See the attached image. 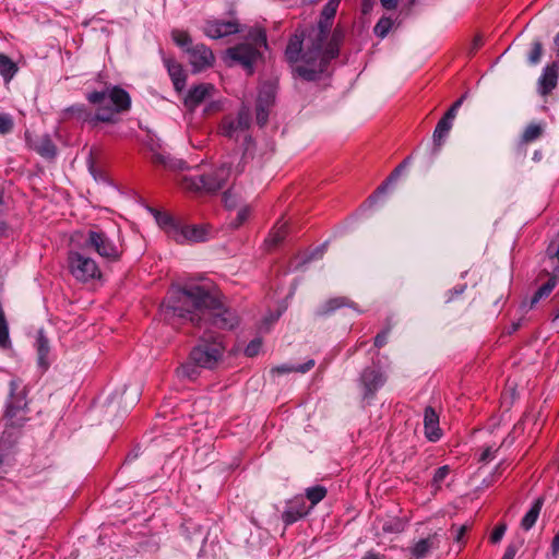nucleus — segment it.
Listing matches in <instances>:
<instances>
[{
  "mask_svg": "<svg viewBox=\"0 0 559 559\" xmlns=\"http://www.w3.org/2000/svg\"><path fill=\"white\" fill-rule=\"evenodd\" d=\"M542 504L543 502L540 499L536 500L532 508L523 516L521 521V526L523 530L528 531L535 525L542 510Z\"/></svg>",
  "mask_w": 559,
  "mask_h": 559,
  "instance_id": "7c9ffc66",
  "label": "nucleus"
},
{
  "mask_svg": "<svg viewBox=\"0 0 559 559\" xmlns=\"http://www.w3.org/2000/svg\"><path fill=\"white\" fill-rule=\"evenodd\" d=\"M463 98L464 97H461L459 98L456 102L453 103L452 107L457 111L459 108L461 107L462 103H463Z\"/></svg>",
  "mask_w": 559,
  "mask_h": 559,
  "instance_id": "13d9d810",
  "label": "nucleus"
},
{
  "mask_svg": "<svg viewBox=\"0 0 559 559\" xmlns=\"http://www.w3.org/2000/svg\"><path fill=\"white\" fill-rule=\"evenodd\" d=\"M302 44H304V34H295L288 41V45L285 50V56L289 62H298L294 71L298 74L296 71V68L301 63L302 55Z\"/></svg>",
  "mask_w": 559,
  "mask_h": 559,
  "instance_id": "4be33fe9",
  "label": "nucleus"
},
{
  "mask_svg": "<svg viewBox=\"0 0 559 559\" xmlns=\"http://www.w3.org/2000/svg\"><path fill=\"white\" fill-rule=\"evenodd\" d=\"M84 247L94 250L99 257L108 261L119 260L122 252L120 246L99 226H93L87 229Z\"/></svg>",
  "mask_w": 559,
  "mask_h": 559,
  "instance_id": "0eeeda50",
  "label": "nucleus"
},
{
  "mask_svg": "<svg viewBox=\"0 0 559 559\" xmlns=\"http://www.w3.org/2000/svg\"><path fill=\"white\" fill-rule=\"evenodd\" d=\"M238 32V23L235 21H210L204 26L205 35L213 39L222 38Z\"/></svg>",
  "mask_w": 559,
  "mask_h": 559,
  "instance_id": "2eb2a0df",
  "label": "nucleus"
},
{
  "mask_svg": "<svg viewBox=\"0 0 559 559\" xmlns=\"http://www.w3.org/2000/svg\"><path fill=\"white\" fill-rule=\"evenodd\" d=\"M36 348H37V354H38V365L43 369H47V367L49 365V362L47 360V356L49 354L50 348H49V342L41 330L37 334Z\"/></svg>",
  "mask_w": 559,
  "mask_h": 559,
  "instance_id": "a878e982",
  "label": "nucleus"
},
{
  "mask_svg": "<svg viewBox=\"0 0 559 559\" xmlns=\"http://www.w3.org/2000/svg\"><path fill=\"white\" fill-rule=\"evenodd\" d=\"M362 559H385L384 556L369 552Z\"/></svg>",
  "mask_w": 559,
  "mask_h": 559,
  "instance_id": "4d7b16f0",
  "label": "nucleus"
},
{
  "mask_svg": "<svg viewBox=\"0 0 559 559\" xmlns=\"http://www.w3.org/2000/svg\"><path fill=\"white\" fill-rule=\"evenodd\" d=\"M492 457H493V452H492L491 448H487L481 453L480 461L486 462V461L491 460Z\"/></svg>",
  "mask_w": 559,
  "mask_h": 559,
  "instance_id": "864d4df0",
  "label": "nucleus"
},
{
  "mask_svg": "<svg viewBox=\"0 0 559 559\" xmlns=\"http://www.w3.org/2000/svg\"><path fill=\"white\" fill-rule=\"evenodd\" d=\"M389 329L382 331L381 333H378L374 337V346L378 348H381L386 344L388 335H389Z\"/></svg>",
  "mask_w": 559,
  "mask_h": 559,
  "instance_id": "de8ad7c7",
  "label": "nucleus"
},
{
  "mask_svg": "<svg viewBox=\"0 0 559 559\" xmlns=\"http://www.w3.org/2000/svg\"><path fill=\"white\" fill-rule=\"evenodd\" d=\"M162 312L168 320L175 317L188 319L193 325L204 329L190 352V358L205 369L215 368L225 352L223 337L211 328L230 330L238 324L237 314L199 285L173 286L162 305Z\"/></svg>",
  "mask_w": 559,
  "mask_h": 559,
  "instance_id": "f257e3e1",
  "label": "nucleus"
},
{
  "mask_svg": "<svg viewBox=\"0 0 559 559\" xmlns=\"http://www.w3.org/2000/svg\"><path fill=\"white\" fill-rule=\"evenodd\" d=\"M506 530H507L506 524L497 525L490 535V542L493 544L499 543L502 539V537L506 533Z\"/></svg>",
  "mask_w": 559,
  "mask_h": 559,
  "instance_id": "49530a36",
  "label": "nucleus"
},
{
  "mask_svg": "<svg viewBox=\"0 0 559 559\" xmlns=\"http://www.w3.org/2000/svg\"><path fill=\"white\" fill-rule=\"evenodd\" d=\"M559 319V309L557 310V313L555 316V320Z\"/></svg>",
  "mask_w": 559,
  "mask_h": 559,
  "instance_id": "69168bd1",
  "label": "nucleus"
},
{
  "mask_svg": "<svg viewBox=\"0 0 559 559\" xmlns=\"http://www.w3.org/2000/svg\"><path fill=\"white\" fill-rule=\"evenodd\" d=\"M201 368V366H199L195 361L191 360V358L189 357V360L187 362H183L181 366L177 368L176 373L177 377L180 379L194 380L199 376Z\"/></svg>",
  "mask_w": 559,
  "mask_h": 559,
  "instance_id": "c85d7f7f",
  "label": "nucleus"
},
{
  "mask_svg": "<svg viewBox=\"0 0 559 559\" xmlns=\"http://www.w3.org/2000/svg\"><path fill=\"white\" fill-rule=\"evenodd\" d=\"M341 0H329L321 11L316 27L307 36L306 51L301 63L296 68L298 76L306 81H316L326 71L330 61L338 56L343 32L335 28L331 33L333 20Z\"/></svg>",
  "mask_w": 559,
  "mask_h": 559,
  "instance_id": "f03ea898",
  "label": "nucleus"
},
{
  "mask_svg": "<svg viewBox=\"0 0 559 559\" xmlns=\"http://www.w3.org/2000/svg\"><path fill=\"white\" fill-rule=\"evenodd\" d=\"M544 133V124L542 123H531L528 124L523 133L521 141L523 143H531L535 140H537L542 134Z\"/></svg>",
  "mask_w": 559,
  "mask_h": 559,
  "instance_id": "f704fd0d",
  "label": "nucleus"
},
{
  "mask_svg": "<svg viewBox=\"0 0 559 559\" xmlns=\"http://www.w3.org/2000/svg\"><path fill=\"white\" fill-rule=\"evenodd\" d=\"M314 366V360L309 359L307 362L302 365H281L272 369V372H276L278 374L288 373V372H300L306 373Z\"/></svg>",
  "mask_w": 559,
  "mask_h": 559,
  "instance_id": "72a5a7b5",
  "label": "nucleus"
},
{
  "mask_svg": "<svg viewBox=\"0 0 559 559\" xmlns=\"http://www.w3.org/2000/svg\"><path fill=\"white\" fill-rule=\"evenodd\" d=\"M231 163L224 162L218 168L206 174L185 176L180 185L183 189L200 193H215L221 190L230 177Z\"/></svg>",
  "mask_w": 559,
  "mask_h": 559,
  "instance_id": "39448f33",
  "label": "nucleus"
},
{
  "mask_svg": "<svg viewBox=\"0 0 559 559\" xmlns=\"http://www.w3.org/2000/svg\"><path fill=\"white\" fill-rule=\"evenodd\" d=\"M250 126V110L242 107L236 117H225L221 123L219 132L222 135L235 140L236 142L243 140L245 143L250 142L251 136L248 133Z\"/></svg>",
  "mask_w": 559,
  "mask_h": 559,
  "instance_id": "1a4fd4ad",
  "label": "nucleus"
},
{
  "mask_svg": "<svg viewBox=\"0 0 559 559\" xmlns=\"http://www.w3.org/2000/svg\"><path fill=\"white\" fill-rule=\"evenodd\" d=\"M519 328H520V323H519V322H518V323H514V324L512 325V332L516 331Z\"/></svg>",
  "mask_w": 559,
  "mask_h": 559,
  "instance_id": "680f3d73",
  "label": "nucleus"
},
{
  "mask_svg": "<svg viewBox=\"0 0 559 559\" xmlns=\"http://www.w3.org/2000/svg\"><path fill=\"white\" fill-rule=\"evenodd\" d=\"M543 56V44L539 40H534L532 44L531 52L528 53V62L537 64Z\"/></svg>",
  "mask_w": 559,
  "mask_h": 559,
  "instance_id": "ea45409f",
  "label": "nucleus"
},
{
  "mask_svg": "<svg viewBox=\"0 0 559 559\" xmlns=\"http://www.w3.org/2000/svg\"><path fill=\"white\" fill-rule=\"evenodd\" d=\"M275 87L273 84H263L257 99V122L264 126L267 122L270 109L275 102Z\"/></svg>",
  "mask_w": 559,
  "mask_h": 559,
  "instance_id": "9b49d317",
  "label": "nucleus"
},
{
  "mask_svg": "<svg viewBox=\"0 0 559 559\" xmlns=\"http://www.w3.org/2000/svg\"><path fill=\"white\" fill-rule=\"evenodd\" d=\"M154 216L156 223L165 230L167 236L175 239V231H178L180 225L167 213L154 211Z\"/></svg>",
  "mask_w": 559,
  "mask_h": 559,
  "instance_id": "b1692460",
  "label": "nucleus"
},
{
  "mask_svg": "<svg viewBox=\"0 0 559 559\" xmlns=\"http://www.w3.org/2000/svg\"><path fill=\"white\" fill-rule=\"evenodd\" d=\"M2 202V195L0 194V203Z\"/></svg>",
  "mask_w": 559,
  "mask_h": 559,
  "instance_id": "774afa93",
  "label": "nucleus"
},
{
  "mask_svg": "<svg viewBox=\"0 0 559 559\" xmlns=\"http://www.w3.org/2000/svg\"><path fill=\"white\" fill-rule=\"evenodd\" d=\"M453 122L445 120L444 118H441L433 131V143L436 146L440 147L448 136Z\"/></svg>",
  "mask_w": 559,
  "mask_h": 559,
  "instance_id": "473e14b6",
  "label": "nucleus"
},
{
  "mask_svg": "<svg viewBox=\"0 0 559 559\" xmlns=\"http://www.w3.org/2000/svg\"><path fill=\"white\" fill-rule=\"evenodd\" d=\"M385 10H394L397 7V0H380Z\"/></svg>",
  "mask_w": 559,
  "mask_h": 559,
  "instance_id": "603ef678",
  "label": "nucleus"
},
{
  "mask_svg": "<svg viewBox=\"0 0 559 559\" xmlns=\"http://www.w3.org/2000/svg\"><path fill=\"white\" fill-rule=\"evenodd\" d=\"M4 230V225L2 223H0V233H2Z\"/></svg>",
  "mask_w": 559,
  "mask_h": 559,
  "instance_id": "0e129e2a",
  "label": "nucleus"
},
{
  "mask_svg": "<svg viewBox=\"0 0 559 559\" xmlns=\"http://www.w3.org/2000/svg\"><path fill=\"white\" fill-rule=\"evenodd\" d=\"M7 416L8 417H13L15 416V411H14V407L9 405L8 408H7Z\"/></svg>",
  "mask_w": 559,
  "mask_h": 559,
  "instance_id": "bf43d9fd",
  "label": "nucleus"
},
{
  "mask_svg": "<svg viewBox=\"0 0 559 559\" xmlns=\"http://www.w3.org/2000/svg\"><path fill=\"white\" fill-rule=\"evenodd\" d=\"M215 91L213 84L201 83L191 88L185 98V105L190 109L194 110L206 98L211 97Z\"/></svg>",
  "mask_w": 559,
  "mask_h": 559,
  "instance_id": "dca6fc26",
  "label": "nucleus"
},
{
  "mask_svg": "<svg viewBox=\"0 0 559 559\" xmlns=\"http://www.w3.org/2000/svg\"><path fill=\"white\" fill-rule=\"evenodd\" d=\"M19 68L16 63L4 53H0V75L4 82H10L16 74Z\"/></svg>",
  "mask_w": 559,
  "mask_h": 559,
  "instance_id": "bb28decb",
  "label": "nucleus"
},
{
  "mask_svg": "<svg viewBox=\"0 0 559 559\" xmlns=\"http://www.w3.org/2000/svg\"><path fill=\"white\" fill-rule=\"evenodd\" d=\"M558 82L557 64L554 62L548 64L538 79V91L543 96L548 95L556 86Z\"/></svg>",
  "mask_w": 559,
  "mask_h": 559,
  "instance_id": "aec40b11",
  "label": "nucleus"
},
{
  "mask_svg": "<svg viewBox=\"0 0 559 559\" xmlns=\"http://www.w3.org/2000/svg\"><path fill=\"white\" fill-rule=\"evenodd\" d=\"M407 163V159L404 160L403 164L399 165L393 171L392 174L388 177V179L382 183L380 185L377 190L374 191V193L372 195L369 197V201L371 203L376 202L377 199L379 198V195H382L384 194L388 189H389V186L392 185L393 182H395L397 180V178L400 177L403 168L405 167Z\"/></svg>",
  "mask_w": 559,
  "mask_h": 559,
  "instance_id": "393cba45",
  "label": "nucleus"
},
{
  "mask_svg": "<svg viewBox=\"0 0 559 559\" xmlns=\"http://www.w3.org/2000/svg\"><path fill=\"white\" fill-rule=\"evenodd\" d=\"M159 145L152 144L150 150L152 152L151 159L154 164L164 166L173 170H182L186 168V163L181 159L173 158L168 153L159 151Z\"/></svg>",
  "mask_w": 559,
  "mask_h": 559,
  "instance_id": "6ab92c4d",
  "label": "nucleus"
},
{
  "mask_svg": "<svg viewBox=\"0 0 559 559\" xmlns=\"http://www.w3.org/2000/svg\"><path fill=\"white\" fill-rule=\"evenodd\" d=\"M68 267L71 275L80 282H88L102 276L96 261L83 252L70 250L68 253Z\"/></svg>",
  "mask_w": 559,
  "mask_h": 559,
  "instance_id": "6e6552de",
  "label": "nucleus"
},
{
  "mask_svg": "<svg viewBox=\"0 0 559 559\" xmlns=\"http://www.w3.org/2000/svg\"><path fill=\"white\" fill-rule=\"evenodd\" d=\"M86 99L96 107L95 114H99L102 108L109 111L110 119L99 122H116V116L129 110L131 106L129 93L119 86H106L102 91L90 92Z\"/></svg>",
  "mask_w": 559,
  "mask_h": 559,
  "instance_id": "7ed1b4c3",
  "label": "nucleus"
},
{
  "mask_svg": "<svg viewBox=\"0 0 559 559\" xmlns=\"http://www.w3.org/2000/svg\"><path fill=\"white\" fill-rule=\"evenodd\" d=\"M173 40L179 46V47H186L191 44V38L189 34L185 31L180 29H174L171 32Z\"/></svg>",
  "mask_w": 559,
  "mask_h": 559,
  "instance_id": "a19ab883",
  "label": "nucleus"
},
{
  "mask_svg": "<svg viewBox=\"0 0 559 559\" xmlns=\"http://www.w3.org/2000/svg\"><path fill=\"white\" fill-rule=\"evenodd\" d=\"M456 112H457V111H456V110L451 106V107L449 108V110L444 114V116H443L442 118H444V119H445V120H448V121L453 122V120H454V118H455V116H456Z\"/></svg>",
  "mask_w": 559,
  "mask_h": 559,
  "instance_id": "5fc2aeb1",
  "label": "nucleus"
},
{
  "mask_svg": "<svg viewBox=\"0 0 559 559\" xmlns=\"http://www.w3.org/2000/svg\"><path fill=\"white\" fill-rule=\"evenodd\" d=\"M449 474H450L449 465H443V466L437 468L433 474L432 480H431V486L436 490H439L441 488L443 480L449 476Z\"/></svg>",
  "mask_w": 559,
  "mask_h": 559,
  "instance_id": "4c0bfd02",
  "label": "nucleus"
},
{
  "mask_svg": "<svg viewBox=\"0 0 559 559\" xmlns=\"http://www.w3.org/2000/svg\"><path fill=\"white\" fill-rule=\"evenodd\" d=\"M392 24H393V22L391 19L381 17L378 21V23L376 24L373 32L378 37L384 38L388 35V33L390 32Z\"/></svg>",
  "mask_w": 559,
  "mask_h": 559,
  "instance_id": "58836bf2",
  "label": "nucleus"
},
{
  "mask_svg": "<svg viewBox=\"0 0 559 559\" xmlns=\"http://www.w3.org/2000/svg\"><path fill=\"white\" fill-rule=\"evenodd\" d=\"M266 46V35L262 29L250 33V41L241 43L226 50L229 66L239 64L248 74L253 73V66L261 57L260 48Z\"/></svg>",
  "mask_w": 559,
  "mask_h": 559,
  "instance_id": "20e7f679",
  "label": "nucleus"
},
{
  "mask_svg": "<svg viewBox=\"0 0 559 559\" xmlns=\"http://www.w3.org/2000/svg\"><path fill=\"white\" fill-rule=\"evenodd\" d=\"M71 117L76 120L87 123L90 127L95 128L99 123V120H109V111L105 108L100 109L99 114H93L88 108L84 105H74L69 107L67 110Z\"/></svg>",
  "mask_w": 559,
  "mask_h": 559,
  "instance_id": "f8f14e48",
  "label": "nucleus"
},
{
  "mask_svg": "<svg viewBox=\"0 0 559 559\" xmlns=\"http://www.w3.org/2000/svg\"><path fill=\"white\" fill-rule=\"evenodd\" d=\"M261 345H262V342H261V340H259V338L251 341V342L247 345V347H246V349H245V354H246L248 357H253V356H255V355L259 353V350H260V348H261Z\"/></svg>",
  "mask_w": 559,
  "mask_h": 559,
  "instance_id": "a18cd8bd",
  "label": "nucleus"
},
{
  "mask_svg": "<svg viewBox=\"0 0 559 559\" xmlns=\"http://www.w3.org/2000/svg\"><path fill=\"white\" fill-rule=\"evenodd\" d=\"M518 546L513 545V544H510L506 551H504V555L502 557V559H514L516 552H518Z\"/></svg>",
  "mask_w": 559,
  "mask_h": 559,
  "instance_id": "8fccbe9b",
  "label": "nucleus"
},
{
  "mask_svg": "<svg viewBox=\"0 0 559 559\" xmlns=\"http://www.w3.org/2000/svg\"><path fill=\"white\" fill-rule=\"evenodd\" d=\"M3 463V459H2V455L0 454V466L2 465Z\"/></svg>",
  "mask_w": 559,
  "mask_h": 559,
  "instance_id": "338daca9",
  "label": "nucleus"
},
{
  "mask_svg": "<svg viewBox=\"0 0 559 559\" xmlns=\"http://www.w3.org/2000/svg\"><path fill=\"white\" fill-rule=\"evenodd\" d=\"M288 226L286 223H277V225L273 228L270 236L265 240L266 245L271 247L278 246L287 236Z\"/></svg>",
  "mask_w": 559,
  "mask_h": 559,
  "instance_id": "2f4dec72",
  "label": "nucleus"
},
{
  "mask_svg": "<svg viewBox=\"0 0 559 559\" xmlns=\"http://www.w3.org/2000/svg\"><path fill=\"white\" fill-rule=\"evenodd\" d=\"M555 43H556L557 46H559V33L555 37Z\"/></svg>",
  "mask_w": 559,
  "mask_h": 559,
  "instance_id": "e2e57ef3",
  "label": "nucleus"
},
{
  "mask_svg": "<svg viewBox=\"0 0 559 559\" xmlns=\"http://www.w3.org/2000/svg\"><path fill=\"white\" fill-rule=\"evenodd\" d=\"M35 151L40 156L49 159L53 158L57 154V147L49 138V135H44L37 141L35 145Z\"/></svg>",
  "mask_w": 559,
  "mask_h": 559,
  "instance_id": "cd10ccee",
  "label": "nucleus"
},
{
  "mask_svg": "<svg viewBox=\"0 0 559 559\" xmlns=\"http://www.w3.org/2000/svg\"><path fill=\"white\" fill-rule=\"evenodd\" d=\"M551 552L556 557L559 554V531L555 535L551 542Z\"/></svg>",
  "mask_w": 559,
  "mask_h": 559,
  "instance_id": "3c124183",
  "label": "nucleus"
},
{
  "mask_svg": "<svg viewBox=\"0 0 559 559\" xmlns=\"http://www.w3.org/2000/svg\"><path fill=\"white\" fill-rule=\"evenodd\" d=\"M238 201L239 199L237 194L231 190L226 191L223 195V202L227 209L236 207L238 205Z\"/></svg>",
  "mask_w": 559,
  "mask_h": 559,
  "instance_id": "c03bdc74",
  "label": "nucleus"
},
{
  "mask_svg": "<svg viewBox=\"0 0 559 559\" xmlns=\"http://www.w3.org/2000/svg\"><path fill=\"white\" fill-rule=\"evenodd\" d=\"M165 66L173 81L175 90L178 92L182 91L186 86V73L181 64H179L173 59H166Z\"/></svg>",
  "mask_w": 559,
  "mask_h": 559,
  "instance_id": "5701e85b",
  "label": "nucleus"
},
{
  "mask_svg": "<svg viewBox=\"0 0 559 559\" xmlns=\"http://www.w3.org/2000/svg\"><path fill=\"white\" fill-rule=\"evenodd\" d=\"M190 63L195 72L211 67L214 62V55L210 48L203 44H198L187 50Z\"/></svg>",
  "mask_w": 559,
  "mask_h": 559,
  "instance_id": "ddd939ff",
  "label": "nucleus"
},
{
  "mask_svg": "<svg viewBox=\"0 0 559 559\" xmlns=\"http://www.w3.org/2000/svg\"><path fill=\"white\" fill-rule=\"evenodd\" d=\"M468 531L467 525H461V526H452V532L454 533V539L455 542L460 543L465 535V533Z\"/></svg>",
  "mask_w": 559,
  "mask_h": 559,
  "instance_id": "09e8293b",
  "label": "nucleus"
},
{
  "mask_svg": "<svg viewBox=\"0 0 559 559\" xmlns=\"http://www.w3.org/2000/svg\"><path fill=\"white\" fill-rule=\"evenodd\" d=\"M310 510L311 507L306 504L302 497H295L287 503V507L282 514V520L286 525H290L306 516Z\"/></svg>",
  "mask_w": 559,
  "mask_h": 559,
  "instance_id": "4468645a",
  "label": "nucleus"
},
{
  "mask_svg": "<svg viewBox=\"0 0 559 559\" xmlns=\"http://www.w3.org/2000/svg\"><path fill=\"white\" fill-rule=\"evenodd\" d=\"M368 9H369V7H368V4L365 2V3H364V5H362V12H364V13H367V12H368Z\"/></svg>",
  "mask_w": 559,
  "mask_h": 559,
  "instance_id": "052dcab7",
  "label": "nucleus"
},
{
  "mask_svg": "<svg viewBox=\"0 0 559 559\" xmlns=\"http://www.w3.org/2000/svg\"><path fill=\"white\" fill-rule=\"evenodd\" d=\"M483 45V38L480 36H476L473 40V50L478 49Z\"/></svg>",
  "mask_w": 559,
  "mask_h": 559,
  "instance_id": "6e6d98bb",
  "label": "nucleus"
},
{
  "mask_svg": "<svg viewBox=\"0 0 559 559\" xmlns=\"http://www.w3.org/2000/svg\"><path fill=\"white\" fill-rule=\"evenodd\" d=\"M385 374L377 367H367L359 377V386L364 400H371L376 393L384 385Z\"/></svg>",
  "mask_w": 559,
  "mask_h": 559,
  "instance_id": "9d476101",
  "label": "nucleus"
},
{
  "mask_svg": "<svg viewBox=\"0 0 559 559\" xmlns=\"http://www.w3.org/2000/svg\"><path fill=\"white\" fill-rule=\"evenodd\" d=\"M542 273H545L549 277L533 295L531 307L548 297L559 282V233L547 247L546 255L543 260Z\"/></svg>",
  "mask_w": 559,
  "mask_h": 559,
  "instance_id": "423d86ee",
  "label": "nucleus"
},
{
  "mask_svg": "<svg viewBox=\"0 0 559 559\" xmlns=\"http://www.w3.org/2000/svg\"><path fill=\"white\" fill-rule=\"evenodd\" d=\"M13 129V120L7 114H0V133L7 134Z\"/></svg>",
  "mask_w": 559,
  "mask_h": 559,
  "instance_id": "37998d69",
  "label": "nucleus"
},
{
  "mask_svg": "<svg viewBox=\"0 0 559 559\" xmlns=\"http://www.w3.org/2000/svg\"><path fill=\"white\" fill-rule=\"evenodd\" d=\"M250 214V210L248 206H242L238 210L237 215L234 219L230 221L229 225L231 228L240 227L248 218Z\"/></svg>",
  "mask_w": 559,
  "mask_h": 559,
  "instance_id": "79ce46f5",
  "label": "nucleus"
},
{
  "mask_svg": "<svg viewBox=\"0 0 559 559\" xmlns=\"http://www.w3.org/2000/svg\"><path fill=\"white\" fill-rule=\"evenodd\" d=\"M424 428L426 438L431 442L438 441L442 436L439 427V415L431 406L425 408Z\"/></svg>",
  "mask_w": 559,
  "mask_h": 559,
  "instance_id": "a211bd4d",
  "label": "nucleus"
},
{
  "mask_svg": "<svg viewBox=\"0 0 559 559\" xmlns=\"http://www.w3.org/2000/svg\"><path fill=\"white\" fill-rule=\"evenodd\" d=\"M326 496V489L323 486L310 487L306 490V497L310 501L311 509Z\"/></svg>",
  "mask_w": 559,
  "mask_h": 559,
  "instance_id": "c9c22d12",
  "label": "nucleus"
},
{
  "mask_svg": "<svg viewBox=\"0 0 559 559\" xmlns=\"http://www.w3.org/2000/svg\"><path fill=\"white\" fill-rule=\"evenodd\" d=\"M405 524L399 518H393L385 521L382 525V531L384 533L397 534L404 531Z\"/></svg>",
  "mask_w": 559,
  "mask_h": 559,
  "instance_id": "e433bc0d",
  "label": "nucleus"
},
{
  "mask_svg": "<svg viewBox=\"0 0 559 559\" xmlns=\"http://www.w3.org/2000/svg\"><path fill=\"white\" fill-rule=\"evenodd\" d=\"M349 306V301L345 297H334L325 301L323 305L320 306L317 313L319 316H329L332 312H334L336 309Z\"/></svg>",
  "mask_w": 559,
  "mask_h": 559,
  "instance_id": "c756f323",
  "label": "nucleus"
},
{
  "mask_svg": "<svg viewBox=\"0 0 559 559\" xmlns=\"http://www.w3.org/2000/svg\"><path fill=\"white\" fill-rule=\"evenodd\" d=\"M175 241L178 243L199 242L205 240V230L200 226H179L175 231Z\"/></svg>",
  "mask_w": 559,
  "mask_h": 559,
  "instance_id": "412c9836",
  "label": "nucleus"
},
{
  "mask_svg": "<svg viewBox=\"0 0 559 559\" xmlns=\"http://www.w3.org/2000/svg\"><path fill=\"white\" fill-rule=\"evenodd\" d=\"M440 547V535L433 533L426 538L419 539L412 548L411 554L414 559H423L431 551Z\"/></svg>",
  "mask_w": 559,
  "mask_h": 559,
  "instance_id": "f3484780",
  "label": "nucleus"
}]
</instances>
